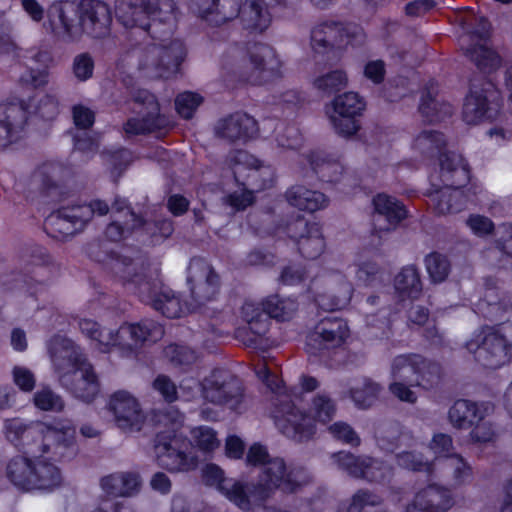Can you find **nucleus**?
I'll list each match as a JSON object with an SVG mask.
<instances>
[{"label": "nucleus", "instance_id": "obj_1", "mask_svg": "<svg viewBox=\"0 0 512 512\" xmlns=\"http://www.w3.org/2000/svg\"><path fill=\"white\" fill-rule=\"evenodd\" d=\"M118 17L127 28L139 27L158 40L143 53L139 68L149 77L168 78L185 60L183 42L173 38L176 17L171 0H131L120 8Z\"/></svg>", "mask_w": 512, "mask_h": 512}, {"label": "nucleus", "instance_id": "obj_2", "mask_svg": "<svg viewBox=\"0 0 512 512\" xmlns=\"http://www.w3.org/2000/svg\"><path fill=\"white\" fill-rule=\"evenodd\" d=\"M112 22L107 4L99 0L53 2L43 26L65 40H76L84 33L100 38L109 32Z\"/></svg>", "mask_w": 512, "mask_h": 512}, {"label": "nucleus", "instance_id": "obj_3", "mask_svg": "<svg viewBox=\"0 0 512 512\" xmlns=\"http://www.w3.org/2000/svg\"><path fill=\"white\" fill-rule=\"evenodd\" d=\"M284 469V462L281 459L271 460L266 464L260 484L253 489L244 487L232 479H225L222 470L213 464L204 467L203 479L207 485L215 486L239 508L248 510L268 497L275 488H281L284 492H291L295 489L290 475L284 479Z\"/></svg>", "mask_w": 512, "mask_h": 512}, {"label": "nucleus", "instance_id": "obj_4", "mask_svg": "<svg viewBox=\"0 0 512 512\" xmlns=\"http://www.w3.org/2000/svg\"><path fill=\"white\" fill-rule=\"evenodd\" d=\"M48 349L62 385L77 398L92 401L99 392V382L93 367L74 343L57 336L51 340Z\"/></svg>", "mask_w": 512, "mask_h": 512}, {"label": "nucleus", "instance_id": "obj_5", "mask_svg": "<svg viewBox=\"0 0 512 512\" xmlns=\"http://www.w3.org/2000/svg\"><path fill=\"white\" fill-rule=\"evenodd\" d=\"M63 435L49 442V450L37 452V456H17L7 465V476L20 489L52 491L62 483L60 469L49 462L51 458H62L71 446L62 447L63 454H55V446L62 443Z\"/></svg>", "mask_w": 512, "mask_h": 512}, {"label": "nucleus", "instance_id": "obj_6", "mask_svg": "<svg viewBox=\"0 0 512 512\" xmlns=\"http://www.w3.org/2000/svg\"><path fill=\"white\" fill-rule=\"evenodd\" d=\"M8 441L23 449L26 455L37 456V452L49 450V442L63 435L62 443L55 446V454L62 455V447L73 446L76 429L70 420H57L53 424L34 423L29 426L19 419H9L4 424Z\"/></svg>", "mask_w": 512, "mask_h": 512}, {"label": "nucleus", "instance_id": "obj_7", "mask_svg": "<svg viewBox=\"0 0 512 512\" xmlns=\"http://www.w3.org/2000/svg\"><path fill=\"white\" fill-rule=\"evenodd\" d=\"M79 329L94 342L100 352L107 353L116 348L125 355L132 353L144 341H156L163 335L162 327L151 322L124 324L114 331L100 329L94 320L83 318L79 321Z\"/></svg>", "mask_w": 512, "mask_h": 512}, {"label": "nucleus", "instance_id": "obj_8", "mask_svg": "<svg viewBox=\"0 0 512 512\" xmlns=\"http://www.w3.org/2000/svg\"><path fill=\"white\" fill-rule=\"evenodd\" d=\"M198 14L213 25L239 18L243 27L253 32L265 31L272 22L263 0H201Z\"/></svg>", "mask_w": 512, "mask_h": 512}, {"label": "nucleus", "instance_id": "obj_9", "mask_svg": "<svg viewBox=\"0 0 512 512\" xmlns=\"http://www.w3.org/2000/svg\"><path fill=\"white\" fill-rule=\"evenodd\" d=\"M391 376L390 392L401 401L414 403L417 395L411 387L431 386L438 378V367L420 355H400L392 362Z\"/></svg>", "mask_w": 512, "mask_h": 512}, {"label": "nucleus", "instance_id": "obj_10", "mask_svg": "<svg viewBox=\"0 0 512 512\" xmlns=\"http://www.w3.org/2000/svg\"><path fill=\"white\" fill-rule=\"evenodd\" d=\"M230 161L239 187L238 191L228 195L227 202L232 208L241 210L253 202V190H261L272 184L274 171L246 151L236 152Z\"/></svg>", "mask_w": 512, "mask_h": 512}, {"label": "nucleus", "instance_id": "obj_11", "mask_svg": "<svg viewBox=\"0 0 512 512\" xmlns=\"http://www.w3.org/2000/svg\"><path fill=\"white\" fill-rule=\"evenodd\" d=\"M293 398L292 403H283L277 408L274 418L275 424L281 432L296 441H303L313 435L312 418L321 423H327L335 413L334 404L324 395L314 398L309 416L296 411L295 402L299 401L301 396L297 392H293Z\"/></svg>", "mask_w": 512, "mask_h": 512}, {"label": "nucleus", "instance_id": "obj_12", "mask_svg": "<svg viewBox=\"0 0 512 512\" xmlns=\"http://www.w3.org/2000/svg\"><path fill=\"white\" fill-rule=\"evenodd\" d=\"M181 419L178 411L171 410L158 420L165 430L160 431L155 445L157 461L171 472L189 471L196 466L195 458L186 454L188 443L177 435L182 425Z\"/></svg>", "mask_w": 512, "mask_h": 512}, {"label": "nucleus", "instance_id": "obj_13", "mask_svg": "<svg viewBox=\"0 0 512 512\" xmlns=\"http://www.w3.org/2000/svg\"><path fill=\"white\" fill-rule=\"evenodd\" d=\"M441 171L445 186L432 195V202L439 213L458 212L465 198L461 187L470 179L467 164L459 154H445Z\"/></svg>", "mask_w": 512, "mask_h": 512}, {"label": "nucleus", "instance_id": "obj_14", "mask_svg": "<svg viewBox=\"0 0 512 512\" xmlns=\"http://www.w3.org/2000/svg\"><path fill=\"white\" fill-rule=\"evenodd\" d=\"M30 109L31 106H25L23 103L0 105V146L5 147L18 139L26 112L39 114L45 119H52L58 113V103L53 97L46 96L35 110L31 111Z\"/></svg>", "mask_w": 512, "mask_h": 512}, {"label": "nucleus", "instance_id": "obj_15", "mask_svg": "<svg viewBox=\"0 0 512 512\" xmlns=\"http://www.w3.org/2000/svg\"><path fill=\"white\" fill-rule=\"evenodd\" d=\"M107 212V204L99 200L93 201L89 205L59 210L47 217L45 229L52 237L65 239L81 230L93 214L104 215Z\"/></svg>", "mask_w": 512, "mask_h": 512}, {"label": "nucleus", "instance_id": "obj_16", "mask_svg": "<svg viewBox=\"0 0 512 512\" xmlns=\"http://www.w3.org/2000/svg\"><path fill=\"white\" fill-rule=\"evenodd\" d=\"M476 360L485 368L498 369L512 360V344L498 331L488 329L466 343Z\"/></svg>", "mask_w": 512, "mask_h": 512}, {"label": "nucleus", "instance_id": "obj_17", "mask_svg": "<svg viewBox=\"0 0 512 512\" xmlns=\"http://www.w3.org/2000/svg\"><path fill=\"white\" fill-rule=\"evenodd\" d=\"M364 109V100L357 93L347 92L333 99L326 107V114L338 135L351 137L360 128L358 117Z\"/></svg>", "mask_w": 512, "mask_h": 512}, {"label": "nucleus", "instance_id": "obj_18", "mask_svg": "<svg viewBox=\"0 0 512 512\" xmlns=\"http://www.w3.org/2000/svg\"><path fill=\"white\" fill-rule=\"evenodd\" d=\"M363 39V31L357 25L325 22L312 29L311 47L316 53L322 54L330 51L334 46L360 44Z\"/></svg>", "mask_w": 512, "mask_h": 512}, {"label": "nucleus", "instance_id": "obj_19", "mask_svg": "<svg viewBox=\"0 0 512 512\" xmlns=\"http://www.w3.org/2000/svg\"><path fill=\"white\" fill-rule=\"evenodd\" d=\"M226 375L222 372H215L210 379H206L201 388L193 379H185L180 385L181 398L188 401L201 392V395L212 403H228L230 408L235 409L232 400L239 395V389L234 381H226Z\"/></svg>", "mask_w": 512, "mask_h": 512}, {"label": "nucleus", "instance_id": "obj_20", "mask_svg": "<svg viewBox=\"0 0 512 512\" xmlns=\"http://www.w3.org/2000/svg\"><path fill=\"white\" fill-rule=\"evenodd\" d=\"M106 409L115 424L124 431H139L146 423V416L138 399L129 391L117 390L109 395Z\"/></svg>", "mask_w": 512, "mask_h": 512}, {"label": "nucleus", "instance_id": "obj_21", "mask_svg": "<svg viewBox=\"0 0 512 512\" xmlns=\"http://www.w3.org/2000/svg\"><path fill=\"white\" fill-rule=\"evenodd\" d=\"M396 459L401 467L412 470H427V471H448L454 482L458 485L468 482L472 477V468L470 465L457 454H452L450 457L440 460L438 463L430 464L428 460L422 462L412 452L398 451Z\"/></svg>", "mask_w": 512, "mask_h": 512}, {"label": "nucleus", "instance_id": "obj_22", "mask_svg": "<svg viewBox=\"0 0 512 512\" xmlns=\"http://www.w3.org/2000/svg\"><path fill=\"white\" fill-rule=\"evenodd\" d=\"M281 62L275 51L267 45L253 46L245 65V78L253 85H260L278 75Z\"/></svg>", "mask_w": 512, "mask_h": 512}, {"label": "nucleus", "instance_id": "obj_23", "mask_svg": "<svg viewBox=\"0 0 512 512\" xmlns=\"http://www.w3.org/2000/svg\"><path fill=\"white\" fill-rule=\"evenodd\" d=\"M188 284L192 296L197 301H206L213 298L218 291V277L210 264L203 259L191 260L188 267Z\"/></svg>", "mask_w": 512, "mask_h": 512}, {"label": "nucleus", "instance_id": "obj_24", "mask_svg": "<svg viewBox=\"0 0 512 512\" xmlns=\"http://www.w3.org/2000/svg\"><path fill=\"white\" fill-rule=\"evenodd\" d=\"M348 337L349 328L344 320L324 319L317 326L316 332L309 336L307 351L314 354L317 349L340 347Z\"/></svg>", "mask_w": 512, "mask_h": 512}, {"label": "nucleus", "instance_id": "obj_25", "mask_svg": "<svg viewBox=\"0 0 512 512\" xmlns=\"http://www.w3.org/2000/svg\"><path fill=\"white\" fill-rule=\"evenodd\" d=\"M453 505L450 490L431 484L416 493L406 512H446Z\"/></svg>", "mask_w": 512, "mask_h": 512}, {"label": "nucleus", "instance_id": "obj_26", "mask_svg": "<svg viewBox=\"0 0 512 512\" xmlns=\"http://www.w3.org/2000/svg\"><path fill=\"white\" fill-rule=\"evenodd\" d=\"M291 237L297 238L300 252L308 258L319 256L324 249V239L318 224L308 225L302 219L289 225Z\"/></svg>", "mask_w": 512, "mask_h": 512}, {"label": "nucleus", "instance_id": "obj_27", "mask_svg": "<svg viewBox=\"0 0 512 512\" xmlns=\"http://www.w3.org/2000/svg\"><path fill=\"white\" fill-rule=\"evenodd\" d=\"M494 411L491 403L475 404L467 400H457L449 410V420L456 428H467L482 420Z\"/></svg>", "mask_w": 512, "mask_h": 512}, {"label": "nucleus", "instance_id": "obj_28", "mask_svg": "<svg viewBox=\"0 0 512 512\" xmlns=\"http://www.w3.org/2000/svg\"><path fill=\"white\" fill-rule=\"evenodd\" d=\"M335 457L339 465L355 477L379 481L388 472L387 468H384L380 463L370 458L359 459L346 452H340Z\"/></svg>", "mask_w": 512, "mask_h": 512}, {"label": "nucleus", "instance_id": "obj_29", "mask_svg": "<svg viewBox=\"0 0 512 512\" xmlns=\"http://www.w3.org/2000/svg\"><path fill=\"white\" fill-rule=\"evenodd\" d=\"M140 94L142 96H137L136 100L146 105L148 113L146 118H132L127 121L124 129L130 135L151 132L164 127V119L158 114V104L154 96L147 91H142Z\"/></svg>", "mask_w": 512, "mask_h": 512}, {"label": "nucleus", "instance_id": "obj_30", "mask_svg": "<svg viewBox=\"0 0 512 512\" xmlns=\"http://www.w3.org/2000/svg\"><path fill=\"white\" fill-rule=\"evenodd\" d=\"M372 203L375 211V221H378V218H383L387 222L386 225H379L378 229L380 231H389L406 216L403 205L389 195L377 194Z\"/></svg>", "mask_w": 512, "mask_h": 512}, {"label": "nucleus", "instance_id": "obj_31", "mask_svg": "<svg viewBox=\"0 0 512 512\" xmlns=\"http://www.w3.org/2000/svg\"><path fill=\"white\" fill-rule=\"evenodd\" d=\"M286 199L291 206L308 212L323 209L328 204V199L323 193L310 190L303 185L289 188L286 192Z\"/></svg>", "mask_w": 512, "mask_h": 512}, {"label": "nucleus", "instance_id": "obj_32", "mask_svg": "<svg viewBox=\"0 0 512 512\" xmlns=\"http://www.w3.org/2000/svg\"><path fill=\"white\" fill-rule=\"evenodd\" d=\"M256 121L247 114H236L217 126V133L227 139L250 138L257 133Z\"/></svg>", "mask_w": 512, "mask_h": 512}, {"label": "nucleus", "instance_id": "obj_33", "mask_svg": "<svg viewBox=\"0 0 512 512\" xmlns=\"http://www.w3.org/2000/svg\"><path fill=\"white\" fill-rule=\"evenodd\" d=\"M140 486L138 476L133 473H115L101 480V488L108 496H130Z\"/></svg>", "mask_w": 512, "mask_h": 512}, {"label": "nucleus", "instance_id": "obj_34", "mask_svg": "<svg viewBox=\"0 0 512 512\" xmlns=\"http://www.w3.org/2000/svg\"><path fill=\"white\" fill-rule=\"evenodd\" d=\"M152 306L168 318H177L187 312L196 310V307L182 305L179 298L169 288H161L160 292L147 299Z\"/></svg>", "mask_w": 512, "mask_h": 512}, {"label": "nucleus", "instance_id": "obj_35", "mask_svg": "<svg viewBox=\"0 0 512 512\" xmlns=\"http://www.w3.org/2000/svg\"><path fill=\"white\" fill-rule=\"evenodd\" d=\"M488 25L482 22V34L479 35L478 43L468 50L471 58L475 61L476 65L482 69H494L500 64V58L488 45L487 40Z\"/></svg>", "mask_w": 512, "mask_h": 512}, {"label": "nucleus", "instance_id": "obj_36", "mask_svg": "<svg viewBox=\"0 0 512 512\" xmlns=\"http://www.w3.org/2000/svg\"><path fill=\"white\" fill-rule=\"evenodd\" d=\"M394 287L402 300L417 298L421 292V282L417 269L412 265L404 267L396 275Z\"/></svg>", "mask_w": 512, "mask_h": 512}, {"label": "nucleus", "instance_id": "obj_37", "mask_svg": "<svg viewBox=\"0 0 512 512\" xmlns=\"http://www.w3.org/2000/svg\"><path fill=\"white\" fill-rule=\"evenodd\" d=\"M487 97L478 95L477 92H471L465 100L463 115L467 123H476L482 119H491L494 117L492 107L485 108Z\"/></svg>", "mask_w": 512, "mask_h": 512}, {"label": "nucleus", "instance_id": "obj_38", "mask_svg": "<svg viewBox=\"0 0 512 512\" xmlns=\"http://www.w3.org/2000/svg\"><path fill=\"white\" fill-rule=\"evenodd\" d=\"M268 318L289 319L297 310V303L292 298H280L278 295L267 297L261 304Z\"/></svg>", "mask_w": 512, "mask_h": 512}, {"label": "nucleus", "instance_id": "obj_39", "mask_svg": "<svg viewBox=\"0 0 512 512\" xmlns=\"http://www.w3.org/2000/svg\"><path fill=\"white\" fill-rule=\"evenodd\" d=\"M241 317L248 323L250 329L256 334H262L267 329V314L264 306L260 307L259 304L247 301L241 308Z\"/></svg>", "mask_w": 512, "mask_h": 512}, {"label": "nucleus", "instance_id": "obj_40", "mask_svg": "<svg viewBox=\"0 0 512 512\" xmlns=\"http://www.w3.org/2000/svg\"><path fill=\"white\" fill-rule=\"evenodd\" d=\"M379 392V386L371 381L364 380L355 384L351 391V399L360 408H366L374 403Z\"/></svg>", "mask_w": 512, "mask_h": 512}, {"label": "nucleus", "instance_id": "obj_41", "mask_svg": "<svg viewBox=\"0 0 512 512\" xmlns=\"http://www.w3.org/2000/svg\"><path fill=\"white\" fill-rule=\"evenodd\" d=\"M119 213L123 214L125 227H121L118 221H115L107 228V236L112 240H119L126 237L130 230L142 225V220L138 218L129 208L126 210L123 207L118 208Z\"/></svg>", "mask_w": 512, "mask_h": 512}, {"label": "nucleus", "instance_id": "obj_42", "mask_svg": "<svg viewBox=\"0 0 512 512\" xmlns=\"http://www.w3.org/2000/svg\"><path fill=\"white\" fill-rule=\"evenodd\" d=\"M352 288L347 282H343L336 295L332 300H328L326 296H320L316 299L319 307L323 310H339L345 308L351 300Z\"/></svg>", "mask_w": 512, "mask_h": 512}, {"label": "nucleus", "instance_id": "obj_43", "mask_svg": "<svg viewBox=\"0 0 512 512\" xmlns=\"http://www.w3.org/2000/svg\"><path fill=\"white\" fill-rule=\"evenodd\" d=\"M313 84L315 88L321 91L332 92L343 88L347 84V76L342 70H333L316 77Z\"/></svg>", "mask_w": 512, "mask_h": 512}, {"label": "nucleus", "instance_id": "obj_44", "mask_svg": "<svg viewBox=\"0 0 512 512\" xmlns=\"http://www.w3.org/2000/svg\"><path fill=\"white\" fill-rule=\"evenodd\" d=\"M444 143L445 140L442 134L423 132L414 140V148L420 152L433 155L441 150Z\"/></svg>", "mask_w": 512, "mask_h": 512}, {"label": "nucleus", "instance_id": "obj_45", "mask_svg": "<svg viewBox=\"0 0 512 512\" xmlns=\"http://www.w3.org/2000/svg\"><path fill=\"white\" fill-rule=\"evenodd\" d=\"M427 271L434 282L443 281L449 271V264L445 257L438 253H432L425 260Z\"/></svg>", "mask_w": 512, "mask_h": 512}, {"label": "nucleus", "instance_id": "obj_46", "mask_svg": "<svg viewBox=\"0 0 512 512\" xmlns=\"http://www.w3.org/2000/svg\"><path fill=\"white\" fill-rule=\"evenodd\" d=\"M202 103V97L196 93L184 92L176 98L177 112L184 118H191Z\"/></svg>", "mask_w": 512, "mask_h": 512}, {"label": "nucleus", "instance_id": "obj_47", "mask_svg": "<svg viewBox=\"0 0 512 512\" xmlns=\"http://www.w3.org/2000/svg\"><path fill=\"white\" fill-rule=\"evenodd\" d=\"M429 450L435 455L436 463L452 455L453 444L450 436L446 434H435L431 440Z\"/></svg>", "mask_w": 512, "mask_h": 512}, {"label": "nucleus", "instance_id": "obj_48", "mask_svg": "<svg viewBox=\"0 0 512 512\" xmlns=\"http://www.w3.org/2000/svg\"><path fill=\"white\" fill-rule=\"evenodd\" d=\"M191 434L195 445L202 451H212L219 445L214 431L208 427L195 428Z\"/></svg>", "mask_w": 512, "mask_h": 512}, {"label": "nucleus", "instance_id": "obj_49", "mask_svg": "<svg viewBox=\"0 0 512 512\" xmlns=\"http://www.w3.org/2000/svg\"><path fill=\"white\" fill-rule=\"evenodd\" d=\"M35 406L45 411H59L63 408V402L49 389L39 390L34 396Z\"/></svg>", "mask_w": 512, "mask_h": 512}, {"label": "nucleus", "instance_id": "obj_50", "mask_svg": "<svg viewBox=\"0 0 512 512\" xmlns=\"http://www.w3.org/2000/svg\"><path fill=\"white\" fill-rule=\"evenodd\" d=\"M49 74L47 69H33L28 67L21 73L19 82L29 88L43 87L48 83Z\"/></svg>", "mask_w": 512, "mask_h": 512}, {"label": "nucleus", "instance_id": "obj_51", "mask_svg": "<svg viewBox=\"0 0 512 512\" xmlns=\"http://www.w3.org/2000/svg\"><path fill=\"white\" fill-rule=\"evenodd\" d=\"M94 62L88 54H80L74 59L73 72L78 80L85 81L93 74Z\"/></svg>", "mask_w": 512, "mask_h": 512}, {"label": "nucleus", "instance_id": "obj_52", "mask_svg": "<svg viewBox=\"0 0 512 512\" xmlns=\"http://www.w3.org/2000/svg\"><path fill=\"white\" fill-rule=\"evenodd\" d=\"M12 377L15 385L22 391L29 392L35 386V378L32 372L26 367L15 366L12 370Z\"/></svg>", "mask_w": 512, "mask_h": 512}, {"label": "nucleus", "instance_id": "obj_53", "mask_svg": "<svg viewBox=\"0 0 512 512\" xmlns=\"http://www.w3.org/2000/svg\"><path fill=\"white\" fill-rule=\"evenodd\" d=\"M475 427L471 432V438L477 443H486L494 440L496 431L489 422L484 420L474 424Z\"/></svg>", "mask_w": 512, "mask_h": 512}, {"label": "nucleus", "instance_id": "obj_54", "mask_svg": "<svg viewBox=\"0 0 512 512\" xmlns=\"http://www.w3.org/2000/svg\"><path fill=\"white\" fill-rule=\"evenodd\" d=\"M332 435L343 442H346L351 445H357L359 443V438L355 434V432L351 429V427L345 423H335L329 428Z\"/></svg>", "mask_w": 512, "mask_h": 512}, {"label": "nucleus", "instance_id": "obj_55", "mask_svg": "<svg viewBox=\"0 0 512 512\" xmlns=\"http://www.w3.org/2000/svg\"><path fill=\"white\" fill-rule=\"evenodd\" d=\"M153 387L165 400L171 402L177 399L176 387L166 376H158L153 382Z\"/></svg>", "mask_w": 512, "mask_h": 512}, {"label": "nucleus", "instance_id": "obj_56", "mask_svg": "<svg viewBox=\"0 0 512 512\" xmlns=\"http://www.w3.org/2000/svg\"><path fill=\"white\" fill-rule=\"evenodd\" d=\"M467 225L478 236L486 235L493 229L492 222L487 217L481 215L470 216L467 220Z\"/></svg>", "mask_w": 512, "mask_h": 512}, {"label": "nucleus", "instance_id": "obj_57", "mask_svg": "<svg viewBox=\"0 0 512 512\" xmlns=\"http://www.w3.org/2000/svg\"><path fill=\"white\" fill-rule=\"evenodd\" d=\"M165 353L173 362L179 364L190 363L195 359L194 353L184 346L171 345Z\"/></svg>", "mask_w": 512, "mask_h": 512}, {"label": "nucleus", "instance_id": "obj_58", "mask_svg": "<svg viewBox=\"0 0 512 512\" xmlns=\"http://www.w3.org/2000/svg\"><path fill=\"white\" fill-rule=\"evenodd\" d=\"M73 119L77 127L86 129L94 122V113L83 105H77L73 108Z\"/></svg>", "mask_w": 512, "mask_h": 512}, {"label": "nucleus", "instance_id": "obj_59", "mask_svg": "<svg viewBox=\"0 0 512 512\" xmlns=\"http://www.w3.org/2000/svg\"><path fill=\"white\" fill-rule=\"evenodd\" d=\"M21 6L32 21L41 22L44 19V9L37 0H21Z\"/></svg>", "mask_w": 512, "mask_h": 512}, {"label": "nucleus", "instance_id": "obj_60", "mask_svg": "<svg viewBox=\"0 0 512 512\" xmlns=\"http://www.w3.org/2000/svg\"><path fill=\"white\" fill-rule=\"evenodd\" d=\"M500 239L503 241L496 253L511 254L512 256V224H505L498 229Z\"/></svg>", "mask_w": 512, "mask_h": 512}, {"label": "nucleus", "instance_id": "obj_61", "mask_svg": "<svg viewBox=\"0 0 512 512\" xmlns=\"http://www.w3.org/2000/svg\"><path fill=\"white\" fill-rule=\"evenodd\" d=\"M384 73V64L380 60L368 62L364 69L365 76L374 83L381 82L384 77Z\"/></svg>", "mask_w": 512, "mask_h": 512}, {"label": "nucleus", "instance_id": "obj_62", "mask_svg": "<svg viewBox=\"0 0 512 512\" xmlns=\"http://www.w3.org/2000/svg\"><path fill=\"white\" fill-rule=\"evenodd\" d=\"M304 270L302 267L294 265L289 266L281 274V281L287 285H295L304 280Z\"/></svg>", "mask_w": 512, "mask_h": 512}, {"label": "nucleus", "instance_id": "obj_63", "mask_svg": "<svg viewBox=\"0 0 512 512\" xmlns=\"http://www.w3.org/2000/svg\"><path fill=\"white\" fill-rule=\"evenodd\" d=\"M342 171V166L337 162H325L317 168V173H319L322 178H327L326 181L329 182L338 180V177H334L331 174L341 175Z\"/></svg>", "mask_w": 512, "mask_h": 512}, {"label": "nucleus", "instance_id": "obj_64", "mask_svg": "<svg viewBox=\"0 0 512 512\" xmlns=\"http://www.w3.org/2000/svg\"><path fill=\"white\" fill-rule=\"evenodd\" d=\"M26 51L19 48L15 43L10 41H4L0 43V57L1 56H8L12 59H23L27 58Z\"/></svg>", "mask_w": 512, "mask_h": 512}]
</instances>
